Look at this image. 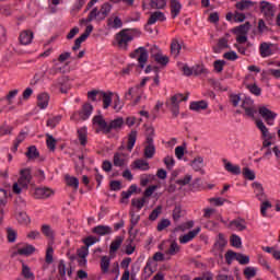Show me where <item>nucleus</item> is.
<instances>
[{
	"label": "nucleus",
	"mask_w": 280,
	"mask_h": 280,
	"mask_svg": "<svg viewBox=\"0 0 280 280\" xmlns=\"http://www.w3.org/2000/svg\"><path fill=\"white\" fill-rule=\"evenodd\" d=\"M67 180V185H69V187H74L75 189H78L80 187V180L77 177H66Z\"/></svg>",
	"instance_id": "63"
},
{
	"label": "nucleus",
	"mask_w": 280,
	"mask_h": 280,
	"mask_svg": "<svg viewBox=\"0 0 280 280\" xmlns=\"http://www.w3.org/2000/svg\"><path fill=\"white\" fill-rule=\"evenodd\" d=\"M110 10H113V5L108 2H105L101 7V16L98 18V21H104L110 14Z\"/></svg>",
	"instance_id": "33"
},
{
	"label": "nucleus",
	"mask_w": 280,
	"mask_h": 280,
	"mask_svg": "<svg viewBox=\"0 0 280 280\" xmlns=\"http://www.w3.org/2000/svg\"><path fill=\"white\" fill-rule=\"evenodd\" d=\"M26 156H27V159H38V156H39L38 149H36V147H34V145L28 147Z\"/></svg>",
	"instance_id": "56"
},
{
	"label": "nucleus",
	"mask_w": 280,
	"mask_h": 280,
	"mask_svg": "<svg viewBox=\"0 0 280 280\" xmlns=\"http://www.w3.org/2000/svg\"><path fill=\"white\" fill-rule=\"evenodd\" d=\"M50 196H54V190L50 188L42 187L34 190V198L37 200H45L46 198H50Z\"/></svg>",
	"instance_id": "10"
},
{
	"label": "nucleus",
	"mask_w": 280,
	"mask_h": 280,
	"mask_svg": "<svg viewBox=\"0 0 280 280\" xmlns=\"http://www.w3.org/2000/svg\"><path fill=\"white\" fill-rule=\"evenodd\" d=\"M8 205V190L0 188V224L3 222V207Z\"/></svg>",
	"instance_id": "17"
},
{
	"label": "nucleus",
	"mask_w": 280,
	"mask_h": 280,
	"mask_svg": "<svg viewBox=\"0 0 280 280\" xmlns=\"http://www.w3.org/2000/svg\"><path fill=\"white\" fill-rule=\"evenodd\" d=\"M132 170H140L141 172H148L150 170V163L143 159L136 160L132 164Z\"/></svg>",
	"instance_id": "23"
},
{
	"label": "nucleus",
	"mask_w": 280,
	"mask_h": 280,
	"mask_svg": "<svg viewBox=\"0 0 280 280\" xmlns=\"http://www.w3.org/2000/svg\"><path fill=\"white\" fill-rule=\"evenodd\" d=\"M172 224V221H170L168 219H162L156 226V231L161 232V231H165V229H167V226H170Z\"/></svg>",
	"instance_id": "62"
},
{
	"label": "nucleus",
	"mask_w": 280,
	"mask_h": 280,
	"mask_svg": "<svg viewBox=\"0 0 280 280\" xmlns=\"http://www.w3.org/2000/svg\"><path fill=\"white\" fill-rule=\"evenodd\" d=\"M129 56L138 61L139 69H145V65H148V59L150 58L145 47L135 49Z\"/></svg>",
	"instance_id": "4"
},
{
	"label": "nucleus",
	"mask_w": 280,
	"mask_h": 280,
	"mask_svg": "<svg viewBox=\"0 0 280 280\" xmlns=\"http://www.w3.org/2000/svg\"><path fill=\"white\" fill-rule=\"evenodd\" d=\"M78 138L82 145H86V142H88L86 127L78 129Z\"/></svg>",
	"instance_id": "47"
},
{
	"label": "nucleus",
	"mask_w": 280,
	"mask_h": 280,
	"mask_svg": "<svg viewBox=\"0 0 280 280\" xmlns=\"http://www.w3.org/2000/svg\"><path fill=\"white\" fill-rule=\"evenodd\" d=\"M180 49H183V46L178 42L177 38L172 39L171 42V54L174 56V58H178L180 56Z\"/></svg>",
	"instance_id": "27"
},
{
	"label": "nucleus",
	"mask_w": 280,
	"mask_h": 280,
	"mask_svg": "<svg viewBox=\"0 0 280 280\" xmlns=\"http://www.w3.org/2000/svg\"><path fill=\"white\" fill-rule=\"evenodd\" d=\"M209 104L206 101H198L190 103V110H195V113H200V110H207Z\"/></svg>",
	"instance_id": "24"
},
{
	"label": "nucleus",
	"mask_w": 280,
	"mask_h": 280,
	"mask_svg": "<svg viewBox=\"0 0 280 280\" xmlns=\"http://www.w3.org/2000/svg\"><path fill=\"white\" fill-rule=\"evenodd\" d=\"M237 260V253L233 252V250H228L225 253V261L229 266H231V264H233V260Z\"/></svg>",
	"instance_id": "58"
},
{
	"label": "nucleus",
	"mask_w": 280,
	"mask_h": 280,
	"mask_svg": "<svg viewBox=\"0 0 280 280\" xmlns=\"http://www.w3.org/2000/svg\"><path fill=\"white\" fill-rule=\"evenodd\" d=\"M37 106L43 110L49 106V94L42 93L37 96Z\"/></svg>",
	"instance_id": "28"
},
{
	"label": "nucleus",
	"mask_w": 280,
	"mask_h": 280,
	"mask_svg": "<svg viewBox=\"0 0 280 280\" xmlns=\"http://www.w3.org/2000/svg\"><path fill=\"white\" fill-rule=\"evenodd\" d=\"M256 128L260 130L262 139H275V135L270 133V130L266 127L264 120H256Z\"/></svg>",
	"instance_id": "13"
},
{
	"label": "nucleus",
	"mask_w": 280,
	"mask_h": 280,
	"mask_svg": "<svg viewBox=\"0 0 280 280\" xmlns=\"http://www.w3.org/2000/svg\"><path fill=\"white\" fill-rule=\"evenodd\" d=\"M60 121H62V115H57V116L48 118L46 121V126H47V128L54 129V128H56V126H58V124H60Z\"/></svg>",
	"instance_id": "39"
},
{
	"label": "nucleus",
	"mask_w": 280,
	"mask_h": 280,
	"mask_svg": "<svg viewBox=\"0 0 280 280\" xmlns=\"http://www.w3.org/2000/svg\"><path fill=\"white\" fill-rule=\"evenodd\" d=\"M168 108L173 114V117H176L177 115H180V106L179 103L171 102L168 104Z\"/></svg>",
	"instance_id": "54"
},
{
	"label": "nucleus",
	"mask_w": 280,
	"mask_h": 280,
	"mask_svg": "<svg viewBox=\"0 0 280 280\" xmlns=\"http://www.w3.org/2000/svg\"><path fill=\"white\" fill-rule=\"evenodd\" d=\"M130 228L129 231H132L137 224H139V221L141 220V215L135 214V212H130Z\"/></svg>",
	"instance_id": "55"
},
{
	"label": "nucleus",
	"mask_w": 280,
	"mask_h": 280,
	"mask_svg": "<svg viewBox=\"0 0 280 280\" xmlns=\"http://www.w3.org/2000/svg\"><path fill=\"white\" fill-rule=\"evenodd\" d=\"M223 163L224 170H226L230 174H233L234 176H240V174H242V167H240V165H234L226 160H223Z\"/></svg>",
	"instance_id": "18"
},
{
	"label": "nucleus",
	"mask_w": 280,
	"mask_h": 280,
	"mask_svg": "<svg viewBox=\"0 0 280 280\" xmlns=\"http://www.w3.org/2000/svg\"><path fill=\"white\" fill-rule=\"evenodd\" d=\"M32 183V170L22 168L20 171V177L16 183L13 184V194H21L23 189H27Z\"/></svg>",
	"instance_id": "2"
},
{
	"label": "nucleus",
	"mask_w": 280,
	"mask_h": 280,
	"mask_svg": "<svg viewBox=\"0 0 280 280\" xmlns=\"http://www.w3.org/2000/svg\"><path fill=\"white\" fill-rule=\"evenodd\" d=\"M259 54L261 58H270L275 54V44L261 43L259 46Z\"/></svg>",
	"instance_id": "9"
},
{
	"label": "nucleus",
	"mask_w": 280,
	"mask_h": 280,
	"mask_svg": "<svg viewBox=\"0 0 280 280\" xmlns=\"http://www.w3.org/2000/svg\"><path fill=\"white\" fill-rule=\"evenodd\" d=\"M230 226L236 229V231H246V221L244 219H236L231 221Z\"/></svg>",
	"instance_id": "38"
},
{
	"label": "nucleus",
	"mask_w": 280,
	"mask_h": 280,
	"mask_svg": "<svg viewBox=\"0 0 280 280\" xmlns=\"http://www.w3.org/2000/svg\"><path fill=\"white\" fill-rule=\"evenodd\" d=\"M36 253V247L33 245H25L18 249V255H24L25 257H30V255H34Z\"/></svg>",
	"instance_id": "34"
},
{
	"label": "nucleus",
	"mask_w": 280,
	"mask_h": 280,
	"mask_svg": "<svg viewBox=\"0 0 280 280\" xmlns=\"http://www.w3.org/2000/svg\"><path fill=\"white\" fill-rule=\"evenodd\" d=\"M250 30V22H246L245 24L240 25L238 27L234 28V32L238 35H246Z\"/></svg>",
	"instance_id": "42"
},
{
	"label": "nucleus",
	"mask_w": 280,
	"mask_h": 280,
	"mask_svg": "<svg viewBox=\"0 0 280 280\" xmlns=\"http://www.w3.org/2000/svg\"><path fill=\"white\" fill-rule=\"evenodd\" d=\"M158 21H160L161 23H163V21H165V14L161 11H155V12L151 13V15L148 20V25H154V23H156Z\"/></svg>",
	"instance_id": "21"
},
{
	"label": "nucleus",
	"mask_w": 280,
	"mask_h": 280,
	"mask_svg": "<svg viewBox=\"0 0 280 280\" xmlns=\"http://www.w3.org/2000/svg\"><path fill=\"white\" fill-rule=\"evenodd\" d=\"M145 197L142 198H135L131 200V205L137 209L138 211H141L142 207H145Z\"/></svg>",
	"instance_id": "43"
},
{
	"label": "nucleus",
	"mask_w": 280,
	"mask_h": 280,
	"mask_svg": "<svg viewBox=\"0 0 280 280\" xmlns=\"http://www.w3.org/2000/svg\"><path fill=\"white\" fill-rule=\"evenodd\" d=\"M230 242L234 248H242V237L237 236V234H233L230 238Z\"/></svg>",
	"instance_id": "57"
},
{
	"label": "nucleus",
	"mask_w": 280,
	"mask_h": 280,
	"mask_svg": "<svg viewBox=\"0 0 280 280\" xmlns=\"http://www.w3.org/2000/svg\"><path fill=\"white\" fill-rule=\"evenodd\" d=\"M153 58L155 62H158V65H162V67H167V65L170 63V57L161 52L153 55Z\"/></svg>",
	"instance_id": "35"
},
{
	"label": "nucleus",
	"mask_w": 280,
	"mask_h": 280,
	"mask_svg": "<svg viewBox=\"0 0 280 280\" xmlns=\"http://www.w3.org/2000/svg\"><path fill=\"white\" fill-rule=\"evenodd\" d=\"M163 211V207L158 206L149 215V220L151 222H154L155 220H158L159 215H161V212Z\"/></svg>",
	"instance_id": "59"
},
{
	"label": "nucleus",
	"mask_w": 280,
	"mask_h": 280,
	"mask_svg": "<svg viewBox=\"0 0 280 280\" xmlns=\"http://www.w3.org/2000/svg\"><path fill=\"white\" fill-rule=\"evenodd\" d=\"M101 95H102V91L92 90L88 92V100H91V102H100Z\"/></svg>",
	"instance_id": "48"
},
{
	"label": "nucleus",
	"mask_w": 280,
	"mask_h": 280,
	"mask_svg": "<svg viewBox=\"0 0 280 280\" xmlns=\"http://www.w3.org/2000/svg\"><path fill=\"white\" fill-rule=\"evenodd\" d=\"M109 268H110V257L103 256L101 258V271L103 272V275H108Z\"/></svg>",
	"instance_id": "36"
},
{
	"label": "nucleus",
	"mask_w": 280,
	"mask_h": 280,
	"mask_svg": "<svg viewBox=\"0 0 280 280\" xmlns=\"http://www.w3.org/2000/svg\"><path fill=\"white\" fill-rule=\"evenodd\" d=\"M260 12L267 19H272V16H275V7L270 2L261 1L260 2Z\"/></svg>",
	"instance_id": "11"
},
{
	"label": "nucleus",
	"mask_w": 280,
	"mask_h": 280,
	"mask_svg": "<svg viewBox=\"0 0 280 280\" xmlns=\"http://www.w3.org/2000/svg\"><path fill=\"white\" fill-rule=\"evenodd\" d=\"M42 233L45 235V237H48V240H54V230H51V226L44 224L42 225Z\"/></svg>",
	"instance_id": "49"
},
{
	"label": "nucleus",
	"mask_w": 280,
	"mask_h": 280,
	"mask_svg": "<svg viewBox=\"0 0 280 280\" xmlns=\"http://www.w3.org/2000/svg\"><path fill=\"white\" fill-rule=\"evenodd\" d=\"M258 113L268 126H275V120L277 119V113L270 110L266 106H260L258 108Z\"/></svg>",
	"instance_id": "7"
},
{
	"label": "nucleus",
	"mask_w": 280,
	"mask_h": 280,
	"mask_svg": "<svg viewBox=\"0 0 280 280\" xmlns=\"http://www.w3.org/2000/svg\"><path fill=\"white\" fill-rule=\"evenodd\" d=\"M21 276L25 280H35L36 279V276H34V272H32V269L27 265H25V262L22 264Z\"/></svg>",
	"instance_id": "29"
},
{
	"label": "nucleus",
	"mask_w": 280,
	"mask_h": 280,
	"mask_svg": "<svg viewBox=\"0 0 280 280\" xmlns=\"http://www.w3.org/2000/svg\"><path fill=\"white\" fill-rule=\"evenodd\" d=\"M209 73V70L203 65L192 67V75H202Z\"/></svg>",
	"instance_id": "44"
},
{
	"label": "nucleus",
	"mask_w": 280,
	"mask_h": 280,
	"mask_svg": "<svg viewBox=\"0 0 280 280\" xmlns=\"http://www.w3.org/2000/svg\"><path fill=\"white\" fill-rule=\"evenodd\" d=\"M163 162L167 170H174V165H176V160H174V156L172 155H166Z\"/></svg>",
	"instance_id": "51"
},
{
	"label": "nucleus",
	"mask_w": 280,
	"mask_h": 280,
	"mask_svg": "<svg viewBox=\"0 0 280 280\" xmlns=\"http://www.w3.org/2000/svg\"><path fill=\"white\" fill-rule=\"evenodd\" d=\"M198 233H200V228L189 231L187 234L179 236V243L188 244V242H191V240H194Z\"/></svg>",
	"instance_id": "19"
},
{
	"label": "nucleus",
	"mask_w": 280,
	"mask_h": 280,
	"mask_svg": "<svg viewBox=\"0 0 280 280\" xmlns=\"http://www.w3.org/2000/svg\"><path fill=\"white\" fill-rule=\"evenodd\" d=\"M100 16H102V13L100 12V10H97V8H94L88 15V19L83 20V23H91V21H95V19L100 21Z\"/></svg>",
	"instance_id": "41"
},
{
	"label": "nucleus",
	"mask_w": 280,
	"mask_h": 280,
	"mask_svg": "<svg viewBox=\"0 0 280 280\" xmlns=\"http://www.w3.org/2000/svg\"><path fill=\"white\" fill-rule=\"evenodd\" d=\"M255 3L250 0H241L235 3L236 10H240L241 12H244L246 10H250Z\"/></svg>",
	"instance_id": "30"
},
{
	"label": "nucleus",
	"mask_w": 280,
	"mask_h": 280,
	"mask_svg": "<svg viewBox=\"0 0 280 280\" xmlns=\"http://www.w3.org/2000/svg\"><path fill=\"white\" fill-rule=\"evenodd\" d=\"M243 176L244 178H247V180H253L255 178V171L245 167L243 168Z\"/></svg>",
	"instance_id": "64"
},
{
	"label": "nucleus",
	"mask_w": 280,
	"mask_h": 280,
	"mask_svg": "<svg viewBox=\"0 0 280 280\" xmlns=\"http://www.w3.org/2000/svg\"><path fill=\"white\" fill-rule=\"evenodd\" d=\"M94 126H98V128H101L102 132H104V135H110V132H113V130H115L116 132L121 130V128H124V118L122 117H118L114 120H110V122H106V120L104 119V116L102 115H97L94 116L92 119Z\"/></svg>",
	"instance_id": "1"
},
{
	"label": "nucleus",
	"mask_w": 280,
	"mask_h": 280,
	"mask_svg": "<svg viewBox=\"0 0 280 280\" xmlns=\"http://www.w3.org/2000/svg\"><path fill=\"white\" fill-rule=\"evenodd\" d=\"M154 154H156L155 145H145L144 147V159H153Z\"/></svg>",
	"instance_id": "45"
},
{
	"label": "nucleus",
	"mask_w": 280,
	"mask_h": 280,
	"mask_svg": "<svg viewBox=\"0 0 280 280\" xmlns=\"http://www.w3.org/2000/svg\"><path fill=\"white\" fill-rule=\"evenodd\" d=\"M114 165L115 167H124V165H126V155H124V153H115Z\"/></svg>",
	"instance_id": "37"
},
{
	"label": "nucleus",
	"mask_w": 280,
	"mask_h": 280,
	"mask_svg": "<svg viewBox=\"0 0 280 280\" xmlns=\"http://www.w3.org/2000/svg\"><path fill=\"white\" fill-rule=\"evenodd\" d=\"M179 253H180V245H178L176 241H173L168 249L165 252V256L174 257V255H178Z\"/></svg>",
	"instance_id": "31"
},
{
	"label": "nucleus",
	"mask_w": 280,
	"mask_h": 280,
	"mask_svg": "<svg viewBox=\"0 0 280 280\" xmlns=\"http://www.w3.org/2000/svg\"><path fill=\"white\" fill-rule=\"evenodd\" d=\"M159 264H156V261L154 260H148L144 267V275L147 277H152V275H154V272H156V268H158Z\"/></svg>",
	"instance_id": "25"
},
{
	"label": "nucleus",
	"mask_w": 280,
	"mask_h": 280,
	"mask_svg": "<svg viewBox=\"0 0 280 280\" xmlns=\"http://www.w3.org/2000/svg\"><path fill=\"white\" fill-rule=\"evenodd\" d=\"M116 45L122 51H128V45L135 40V36L129 30H121L118 34H116Z\"/></svg>",
	"instance_id": "3"
},
{
	"label": "nucleus",
	"mask_w": 280,
	"mask_h": 280,
	"mask_svg": "<svg viewBox=\"0 0 280 280\" xmlns=\"http://www.w3.org/2000/svg\"><path fill=\"white\" fill-rule=\"evenodd\" d=\"M93 233L101 236L110 235V233H113V228L108 225H97L93 229Z\"/></svg>",
	"instance_id": "26"
},
{
	"label": "nucleus",
	"mask_w": 280,
	"mask_h": 280,
	"mask_svg": "<svg viewBox=\"0 0 280 280\" xmlns=\"http://www.w3.org/2000/svg\"><path fill=\"white\" fill-rule=\"evenodd\" d=\"M16 220L20 224L27 225L30 224V217L25 212H20L16 217Z\"/></svg>",
	"instance_id": "60"
},
{
	"label": "nucleus",
	"mask_w": 280,
	"mask_h": 280,
	"mask_svg": "<svg viewBox=\"0 0 280 280\" xmlns=\"http://www.w3.org/2000/svg\"><path fill=\"white\" fill-rule=\"evenodd\" d=\"M46 145L48 149H50L51 152H54V150H56V140L54 138V136L46 133Z\"/></svg>",
	"instance_id": "52"
},
{
	"label": "nucleus",
	"mask_w": 280,
	"mask_h": 280,
	"mask_svg": "<svg viewBox=\"0 0 280 280\" xmlns=\"http://www.w3.org/2000/svg\"><path fill=\"white\" fill-rule=\"evenodd\" d=\"M256 198L260 201L266 200V192H264V186L259 182H254L252 184Z\"/></svg>",
	"instance_id": "16"
},
{
	"label": "nucleus",
	"mask_w": 280,
	"mask_h": 280,
	"mask_svg": "<svg viewBox=\"0 0 280 280\" xmlns=\"http://www.w3.org/2000/svg\"><path fill=\"white\" fill-rule=\"evenodd\" d=\"M16 232L14 229L12 228H7V238L8 242H10L11 244H14V242H16Z\"/></svg>",
	"instance_id": "53"
},
{
	"label": "nucleus",
	"mask_w": 280,
	"mask_h": 280,
	"mask_svg": "<svg viewBox=\"0 0 280 280\" xmlns=\"http://www.w3.org/2000/svg\"><path fill=\"white\" fill-rule=\"evenodd\" d=\"M121 244H124V237L117 236L110 244L109 250L110 253H117L119 250Z\"/></svg>",
	"instance_id": "40"
},
{
	"label": "nucleus",
	"mask_w": 280,
	"mask_h": 280,
	"mask_svg": "<svg viewBox=\"0 0 280 280\" xmlns=\"http://www.w3.org/2000/svg\"><path fill=\"white\" fill-rule=\"evenodd\" d=\"M192 176L187 174L184 177L176 180V185H180V187H185V185H189L191 183Z\"/></svg>",
	"instance_id": "61"
},
{
	"label": "nucleus",
	"mask_w": 280,
	"mask_h": 280,
	"mask_svg": "<svg viewBox=\"0 0 280 280\" xmlns=\"http://www.w3.org/2000/svg\"><path fill=\"white\" fill-rule=\"evenodd\" d=\"M103 102V108H108L113 104V92H101L98 101Z\"/></svg>",
	"instance_id": "22"
},
{
	"label": "nucleus",
	"mask_w": 280,
	"mask_h": 280,
	"mask_svg": "<svg viewBox=\"0 0 280 280\" xmlns=\"http://www.w3.org/2000/svg\"><path fill=\"white\" fill-rule=\"evenodd\" d=\"M229 244V241H226V237H224V234L219 233L218 238L213 245L214 250L222 252L224 250V247Z\"/></svg>",
	"instance_id": "20"
},
{
	"label": "nucleus",
	"mask_w": 280,
	"mask_h": 280,
	"mask_svg": "<svg viewBox=\"0 0 280 280\" xmlns=\"http://www.w3.org/2000/svg\"><path fill=\"white\" fill-rule=\"evenodd\" d=\"M21 45H32L34 40V32L32 31H22L19 36Z\"/></svg>",
	"instance_id": "14"
},
{
	"label": "nucleus",
	"mask_w": 280,
	"mask_h": 280,
	"mask_svg": "<svg viewBox=\"0 0 280 280\" xmlns=\"http://www.w3.org/2000/svg\"><path fill=\"white\" fill-rule=\"evenodd\" d=\"M93 115V105L90 103H85L82 105L81 110L74 112L72 116L70 117L71 121H86L89 117Z\"/></svg>",
	"instance_id": "5"
},
{
	"label": "nucleus",
	"mask_w": 280,
	"mask_h": 280,
	"mask_svg": "<svg viewBox=\"0 0 280 280\" xmlns=\"http://www.w3.org/2000/svg\"><path fill=\"white\" fill-rule=\"evenodd\" d=\"M242 108L245 110L247 117H255V102L252 98L245 97L242 102Z\"/></svg>",
	"instance_id": "8"
},
{
	"label": "nucleus",
	"mask_w": 280,
	"mask_h": 280,
	"mask_svg": "<svg viewBox=\"0 0 280 280\" xmlns=\"http://www.w3.org/2000/svg\"><path fill=\"white\" fill-rule=\"evenodd\" d=\"M60 91V93L67 94L71 91V82H69L68 77H60L52 82L50 85L51 91Z\"/></svg>",
	"instance_id": "6"
},
{
	"label": "nucleus",
	"mask_w": 280,
	"mask_h": 280,
	"mask_svg": "<svg viewBox=\"0 0 280 280\" xmlns=\"http://www.w3.org/2000/svg\"><path fill=\"white\" fill-rule=\"evenodd\" d=\"M246 279H253L257 276V269L255 267H246L243 271Z\"/></svg>",
	"instance_id": "50"
},
{
	"label": "nucleus",
	"mask_w": 280,
	"mask_h": 280,
	"mask_svg": "<svg viewBox=\"0 0 280 280\" xmlns=\"http://www.w3.org/2000/svg\"><path fill=\"white\" fill-rule=\"evenodd\" d=\"M190 166L194 172H199V174L205 175V158L197 156L190 162Z\"/></svg>",
	"instance_id": "12"
},
{
	"label": "nucleus",
	"mask_w": 280,
	"mask_h": 280,
	"mask_svg": "<svg viewBox=\"0 0 280 280\" xmlns=\"http://www.w3.org/2000/svg\"><path fill=\"white\" fill-rule=\"evenodd\" d=\"M150 5L154 10H163L167 5V0H151Z\"/></svg>",
	"instance_id": "46"
},
{
	"label": "nucleus",
	"mask_w": 280,
	"mask_h": 280,
	"mask_svg": "<svg viewBox=\"0 0 280 280\" xmlns=\"http://www.w3.org/2000/svg\"><path fill=\"white\" fill-rule=\"evenodd\" d=\"M170 8H171L172 19H176V16H178V14H180V10H183V4L178 0H171Z\"/></svg>",
	"instance_id": "15"
},
{
	"label": "nucleus",
	"mask_w": 280,
	"mask_h": 280,
	"mask_svg": "<svg viewBox=\"0 0 280 280\" xmlns=\"http://www.w3.org/2000/svg\"><path fill=\"white\" fill-rule=\"evenodd\" d=\"M137 130H131L128 135L127 150L129 152H132V148H135V144L137 143Z\"/></svg>",
	"instance_id": "32"
}]
</instances>
